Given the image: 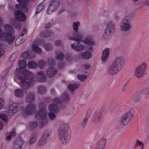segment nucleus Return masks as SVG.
<instances>
[{"label": "nucleus", "mask_w": 149, "mask_h": 149, "mask_svg": "<svg viewBox=\"0 0 149 149\" xmlns=\"http://www.w3.org/2000/svg\"><path fill=\"white\" fill-rule=\"evenodd\" d=\"M109 54V49L106 48L102 52L101 59L102 62H106L107 60Z\"/></svg>", "instance_id": "nucleus-20"}, {"label": "nucleus", "mask_w": 149, "mask_h": 149, "mask_svg": "<svg viewBox=\"0 0 149 149\" xmlns=\"http://www.w3.org/2000/svg\"><path fill=\"white\" fill-rule=\"evenodd\" d=\"M37 139V136L35 135H32L30 139L29 143L30 145L33 144Z\"/></svg>", "instance_id": "nucleus-36"}, {"label": "nucleus", "mask_w": 149, "mask_h": 149, "mask_svg": "<svg viewBox=\"0 0 149 149\" xmlns=\"http://www.w3.org/2000/svg\"><path fill=\"white\" fill-rule=\"evenodd\" d=\"M41 11V10H37L36 12V14L37 15L38 13L40 12Z\"/></svg>", "instance_id": "nucleus-62"}, {"label": "nucleus", "mask_w": 149, "mask_h": 149, "mask_svg": "<svg viewBox=\"0 0 149 149\" xmlns=\"http://www.w3.org/2000/svg\"><path fill=\"white\" fill-rule=\"evenodd\" d=\"M68 129L67 124L63 121L60 122L58 136L63 144H66L69 140Z\"/></svg>", "instance_id": "nucleus-5"}, {"label": "nucleus", "mask_w": 149, "mask_h": 149, "mask_svg": "<svg viewBox=\"0 0 149 149\" xmlns=\"http://www.w3.org/2000/svg\"><path fill=\"white\" fill-rule=\"evenodd\" d=\"M47 10V13L48 14H51L54 12V10Z\"/></svg>", "instance_id": "nucleus-54"}, {"label": "nucleus", "mask_w": 149, "mask_h": 149, "mask_svg": "<svg viewBox=\"0 0 149 149\" xmlns=\"http://www.w3.org/2000/svg\"><path fill=\"white\" fill-rule=\"evenodd\" d=\"M115 19L116 20H118L119 19V17L118 16L116 15L115 17Z\"/></svg>", "instance_id": "nucleus-59"}, {"label": "nucleus", "mask_w": 149, "mask_h": 149, "mask_svg": "<svg viewBox=\"0 0 149 149\" xmlns=\"http://www.w3.org/2000/svg\"><path fill=\"white\" fill-rule=\"evenodd\" d=\"M37 77L38 80L40 82H44L45 81L46 78L43 72L41 71L37 73Z\"/></svg>", "instance_id": "nucleus-24"}, {"label": "nucleus", "mask_w": 149, "mask_h": 149, "mask_svg": "<svg viewBox=\"0 0 149 149\" xmlns=\"http://www.w3.org/2000/svg\"><path fill=\"white\" fill-rule=\"evenodd\" d=\"M82 39L81 41H76L77 42L73 43L71 45L72 49L77 51H82L84 49V46L79 43V42H83L85 44L88 45V49L89 52L93 50V46L95 45L94 40L91 38H87L82 40Z\"/></svg>", "instance_id": "nucleus-4"}, {"label": "nucleus", "mask_w": 149, "mask_h": 149, "mask_svg": "<svg viewBox=\"0 0 149 149\" xmlns=\"http://www.w3.org/2000/svg\"><path fill=\"white\" fill-rule=\"evenodd\" d=\"M145 140L146 142H148L149 141V134L147 135L145 139Z\"/></svg>", "instance_id": "nucleus-57"}, {"label": "nucleus", "mask_w": 149, "mask_h": 149, "mask_svg": "<svg viewBox=\"0 0 149 149\" xmlns=\"http://www.w3.org/2000/svg\"><path fill=\"white\" fill-rule=\"evenodd\" d=\"M79 55L82 58L86 60L89 59L91 56V53L88 52L82 53Z\"/></svg>", "instance_id": "nucleus-25"}, {"label": "nucleus", "mask_w": 149, "mask_h": 149, "mask_svg": "<svg viewBox=\"0 0 149 149\" xmlns=\"http://www.w3.org/2000/svg\"><path fill=\"white\" fill-rule=\"evenodd\" d=\"M146 3L148 6H149V0H146Z\"/></svg>", "instance_id": "nucleus-61"}, {"label": "nucleus", "mask_w": 149, "mask_h": 149, "mask_svg": "<svg viewBox=\"0 0 149 149\" xmlns=\"http://www.w3.org/2000/svg\"><path fill=\"white\" fill-rule=\"evenodd\" d=\"M147 67L146 63H143L136 68L134 70V74L136 77L140 78L142 77L144 74Z\"/></svg>", "instance_id": "nucleus-12"}, {"label": "nucleus", "mask_w": 149, "mask_h": 149, "mask_svg": "<svg viewBox=\"0 0 149 149\" xmlns=\"http://www.w3.org/2000/svg\"><path fill=\"white\" fill-rule=\"evenodd\" d=\"M135 111L133 109L130 108L128 111L123 115L120 117L119 123L121 126L127 125L134 117Z\"/></svg>", "instance_id": "nucleus-9"}, {"label": "nucleus", "mask_w": 149, "mask_h": 149, "mask_svg": "<svg viewBox=\"0 0 149 149\" xmlns=\"http://www.w3.org/2000/svg\"><path fill=\"white\" fill-rule=\"evenodd\" d=\"M44 4L42 3L39 5L36 8V9H43L45 6Z\"/></svg>", "instance_id": "nucleus-49"}, {"label": "nucleus", "mask_w": 149, "mask_h": 149, "mask_svg": "<svg viewBox=\"0 0 149 149\" xmlns=\"http://www.w3.org/2000/svg\"><path fill=\"white\" fill-rule=\"evenodd\" d=\"M58 67H59V68L61 69H62L63 68V66L62 65V66H60V64H58Z\"/></svg>", "instance_id": "nucleus-63"}, {"label": "nucleus", "mask_w": 149, "mask_h": 149, "mask_svg": "<svg viewBox=\"0 0 149 149\" xmlns=\"http://www.w3.org/2000/svg\"><path fill=\"white\" fill-rule=\"evenodd\" d=\"M23 144L24 141L22 139L19 137L16 139L12 149H22Z\"/></svg>", "instance_id": "nucleus-19"}, {"label": "nucleus", "mask_w": 149, "mask_h": 149, "mask_svg": "<svg viewBox=\"0 0 149 149\" xmlns=\"http://www.w3.org/2000/svg\"><path fill=\"white\" fill-rule=\"evenodd\" d=\"M102 113L100 112L96 111L94 113L92 118V122L95 124H97L100 120Z\"/></svg>", "instance_id": "nucleus-18"}, {"label": "nucleus", "mask_w": 149, "mask_h": 149, "mask_svg": "<svg viewBox=\"0 0 149 149\" xmlns=\"http://www.w3.org/2000/svg\"><path fill=\"white\" fill-rule=\"evenodd\" d=\"M31 53L30 51H28L22 53V56L23 58H30L29 55Z\"/></svg>", "instance_id": "nucleus-41"}, {"label": "nucleus", "mask_w": 149, "mask_h": 149, "mask_svg": "<svg viewBox=\"0 0 149 149\" xmlns=\"http://www.w3.org/2000/svg\"><path fill=\"white\" fill-rule=\"evenodd\" d=\"M60 0H53L50 3L49 8L56 9L58 6Z\"/></svg>", "instance_id": "nucleus-22"}, {"label": "nucleus", "mask_w": 149, "mask_h": 149, "mask_svg": "<svg viewBox=\"0 0 149 149\" xmlns=\"http://www.w3.org/2000/svg\"><path fill=\"white\" fill-rule=\"evenodd\" d=\"M14 94L16 96L19 97H22L24 95L23 92L20 89L15 90L14 91Z\"/></svg>", "instance_id": "nucleus-32"}, {"label": "nucleus", "mask_w": 149, "mask_h": 149, "mask_svg": "<svg viewBox=\"0 0 149 149\" xmlns=\"http://www.w3.org/2000/svg\"><path fill=\"white\" fill-rule=\"evenodd\" d=\"M106 143V139L105 138H100L97 142L96 147L95 149H104Z\"/></svg>", "instance_id": "nucleus-17"}, {"label": "nucleus", "mask_w": 149, "mask_h": 149, "mask_svg": "<svg viewBox=\"0 0 149 149\" xmlns=\"http://www.w3.org/2000/svg\"><path fill=\"white\" fill-rule=\"evenodd\" d=\"M38 125L37 123L36 122H33L30 123L29 126L31 129L33 130L37 127Z\"/></svg>", "instance_id": "nucleus-44"}, {"label": "nucleus", "mask_w": 149, "mask_h": 149, "mask_svg": "<svg viewBox=\"0 0 149 149\" xmlns=\"http://www.w3.org/2000/svg\"><path fill=\"white\" fill-rule=\"evenodd\" d=\"M140 92L146 96L149 95V88H142L141 89Z\"/></svg>", "instance_id": "nucleus-43"}, {"label": "nucleus", "mask_w": 149, "mask_h": 149, "mask_svg": "<svg viewBox=\"0 0 149 149\" xmlns=\"http://www.w3.org/2000/svg\"><path fill=\"white\" fill-rule=\"evenodd\" d=\"M78 79L81 81H83L86 78L87 76L85 75L79 74L77 76Z\"/></svg>", "instance_id": "nucleus-45"}, {"label": "nucleus", "mask_w": 149, "mask_h": 149, "mask_svg": "<svg viewBox=\"0 0 149 149\" xmlns=\"http://www.w3.org/2000/svg\"><path fill=\"white\" fill-rule=\"evenodd\" d=\"M23 1H24L25 3L27 4V3H29L30 1H34L35 0H23Z\"/></svg>", "instance_id": "nucleus-55"}, {"label": "nucleus", "mask_w": 149, "mask_h": 149, "mask_svg": "<svg viewBox=\"0 0 149 149\" xmlns=\"http://www.w3.org/2000/svg\"><path fill=\"white\" fill-rule=\"evenodd\" d=\"M47 61L49 67L46 71V75L47 77L51 78L53 77L57 73V70L54 66L55 65V62L53 58H48Z\"/></svg>", "instance_id": "nucleus-11"}, {"label": "nucleus", "mask_w": 149, "mask_h": 149, "mask_svg": "<svg viewBox=\"0 0 149 149\" xmlns=\"http://www.w3.org/2000/svg\"><path fill=\"white\" fill-rule=\"evenodd\" d=\"M4 29L5 31L0 33V39L3 41L11 43L15 39L13 35L14 33V30L12 27L8 24L5 25Z\"/></svg>", "instance_id": "nucleus-6"}, {"label": "nucleus", "mask_w": 149, "mask_h": 149, "mask_svg": "<svg viewBox=\"0 0 149 149\" xmlns=\"http://www.w3.org/2000/svg\"><path fill=\"white\" fill-rule=\"evenodd\" d=\"M139 100V99L137 97H136L134 100V101L135 103L137 102Z\"/></svg>", "instance_id": "nucleus-58"}, {"label": "nucleus", "mask_w": 149, "mask_h": 149, "mask_svg": "<svg viewBox=\"0 0 149 149\" xmlns=\"http://www.w3.org/2000/svg\"><path fill=\"white\" fill-rule=\"evenodd\" d=\"M15 131L14 129H13L10 133L7 134V139L8 140H11L12 138H14L15 136Z\"/></svg>", "instance_id": "nucleus-30"}, {"label": "nucleus", "mask_w": 149, "mask_h": 149, "mask_svg": "<svg viewBox=\"0 0 149 149\" xmlns=\"http://www.w3.org/2000/svg\"><path fill=\"white\" fill-rule=\"evenodd\" d=\"M0 118H1L5 122H6L8 121V117L5 114H0Z\"/></svg>", "instance_id": "nucleus-47"}, {"label": "nucleus", "mask_w": 149, "mask_h": 149, "mask_svg": "<svg viewBox=\"0 0 149 149\" xmlns=\"http://www.w3.org/2000/svg\"><path fill=\"white\" fill-rule=\"evenodd\" d=\"M47 141L42 139V138L40 139L38 142V145L40 146H43Z\"/></svg>", "instance_id": "nucleus-46"}, {"label": "nucleus", "mask_w": 149, "mask_h": 149, "mask_svg": "<svg viewBox=\"0 0 149 149\" xmlns=\"http://www.w3.org/2000/svg\"><path fill=\"white\" fill-rule=\"evenodd\" d=\"M61 102V100L58 98H54L53 100V104H50L48 106L49 111L54 113L58 112L59 111L58 105Z\"/></svg>", "instance_id": "nucleus-14"}, {"label": "nucleus", "mask_w": 149, "mask_h": 149, "mask_svg": "<svg viewBox=\"0 0 149 149\" xmlns=\"http://www.w3.org/2000/svg\"><path fill=\"white\" fill-rule=\"evenodd\" d=\"M51 27V24L49 23H47L45 25V27L46 28H49Z\"/></svg>", "instance_id": "nucleus-53"}, {"label": "nucleus", "mask_w": 149, "mask_h": 149, "mask_svg": "<svg viewBox=\"0 0 149 149\" xmlns=\"http://www.w3.org/2000/svg\"><path fill=\"white\" fill-rule=\"evenodd\" d=\"M88 118V117L84 118L83 120L80 122L79 124L80 126L82 128L84 127L87 124Z\"/></svg>", "instance_id": "nucleus-37"}, {"label": "nucleus", "mask_w": 149, "mask_h": 149, "mask_svg": "<svg viewBox=\"0 0 149 149\" xmlns=\"http://www.w3.org/2000/svg\"><path fill=\"white\" fill-rule=\"evenodd\" d=\"M79 86L80 84H71L68 85V88L70 91L72 92L77 89Z\"/></svg>", "instance_id": "nucleus-27"}, {"label": "nucleus", "mask_w": 149, "mask_h": 149, "mask_svg": "<svg viewBox=\"0 0 149 149\" xmlns=\"http://www.w3.org/2000/svg\"><path fill=\"white\" fill-rule=\"evenodd\" d=\"M115 24L112 22H110L107 23V28L103 34L104 39H109V37L115 31Z\"/></svg>", "instance_id": "nucleus-13"}, {"label": "nucleus", "mask_w": 149, "mask_h": 149, "mask_svg": "<svg viewBox=\"0 0 149 149\" xmlns=\"http://www.w3.org/2000/svg\"><path fill=\"white\" fill-rule=\"evenodd\" d=\"M63 11H64V10H60V13H58V14H60L61 13H62L63 12Z\"/></svg>", "instance_id": "nucleus-64"}, {"label": "nucleus", "mask_w": 149, "mask_h": 149, "mask_svg": "<svg viewBox=\"0 0 149 149\" xmlns=\"http://www.w3.org/2000/svg\"><path fill=\"white\" fill-rule=\"evenodd\" d=\"M27 29L25 28H24L22 30V34L19 35V36L22 37L25 34H26L27 33Z\"/></svg>", "instance_id": "nucleus-50"}, {"label": "nucleus", "mask_w": 149, "mask_h": 149, "mask_svg": "<svg viewBox=\"0 0 149 149\" xmlns=\"http://www.w3.org/2000/svg\"><path fill=\"white\" fill-rule=\"evenodd\" d=\"M28 66L30 68L34 69L38 67V64L34 61H30L28 63Z\"/></svg>", "instance_id": "nucleus-33"}, {"label": "nucleus", "mask_w": 149, "mask_h": 149, "mask_svg": "<svg viewBox=\"0 0 149 149\" xmlns=\"http://www.w3.org/2000/svg\"><path fill=\"white\" fill-rule=\"evenodd\" d=\"M4 104V102L2 99H0V109L3 107Z\"/></svg>", "instance_id": "nucleus-52"}, {"label": "nucleus", "mask_w": 149, "mask_h": 149, "mask_svg": "<svg viewBox=\"0 0 149 149\" xmlns=\"http://www.w3.org/2000/svg\"><path fill=\"white\" fill-rule=\"evenodd\" d=\"M53 34L52 31L50 30H45L42 31L40 34V36L42 37L46 38L48 37Z\"/></svg>", "instance_id": "nucleus-23"}, {"label": "nucleus", "mask_w": 149, "mask_h": 149, "mask_svg": "<svg viewBox=\"0 0 149 149\" xmlns=\"http://www.w3.org/2000/svg\"><path fill=\"white\" fill-rule=\"evenodd\" d=\"M55 44L56 46L59 47L61 44L62 42L60 40H58L56 41Z\"/></svg>", "instance_id": "nucleus-51"}, {"label": "nucleus", "mask_w": 149, "mask_h": 149, "mask_svg": "<svg viewBox=\"0 0 149 149\" xmlns=\"http://www.w3.org/2000/svg\"><path fill=\"white\" fill-rule=\"evenodd\" d=\"M18 105L17 103H14L10 105L8 110V114L10 116H12L18 111Z\"/></svg>", "instance_id": "nucleus-16"}, {"label": "nucleus", "mask_w": 149, "mask_h": 149, "mask_svg": "<svg viewBox=\"0 0 149 149\" xmlns=\"http://www.w3.org/2000/svg\"><path fill=\"white\" fill-rule=\"evenodd\" d=\"M19 68H17L15 74L18 76V78L21 81L20 87L24 90L29 88L31 85L34 82V75L26 70H23L26 66L25 60H20L19 63Z\"/></svg>", "instance_id": "nucleus-1"}, {"label": "nucleus", "mask_w": 149, "mask_h": 149, "mask_svg": "<svg viewBox=\"0 0 149 149\" xmlns=\"http://www.w3.org/2000/svg\"><path fill=\"white\" fill-rule=\"evenodd\" d=\"M143 144V143L138 140H137L136 141V144L134 146V148H136L137 146H140Z\"/></svg>", "instance_id": "nucleus-48"}, {"label": "nucleus", "mask_w": 149, "mask_h": 149, "mask_svg": "<svg viewBox=\"0 0 149 149\" xmlns=\"http://www.w3.org/2000/svg\"><path fill=\"white\" fill-rule=\"evenodd\" d=\"M46 91V88L43 85H41L38 87V93L40 94L45 93Z\"/></svg>", "instance_id": "nucleus-31"}, {"label": "nucleus", "mask_w": 149, "mask_h": 149, "mask_svg": "<svg viewBox=\"0 0 149 149\" xmlns=\"http://www.w3.org/2000/svg\"><path fill=\"white\" fill-rule=\"evenodd\" d=\"M133 19L132 14H127L123 18L119 24L120 31L124 32H127L132 29L131 21Z\"/></svg>", "instance_id": "nucleus-7"}, {"label": "nucleus", "mask_w": 149, "mask_h": 149, "mask_svg": "<svg viewBox=\"0 0 149 149\" xmlns=\"http://www.w3.org/2000/svg\"><path fill=\"white\" fill-rule=\"evenodd\" d=\"M55 113L50 112L49 113L48 116L49 119L51 120H54L56 118V116L54 114Z\"/></svg>", "instance_id": "nucleus-39"}, {"label": "nucleus", "mask_w": 149, "mask_h": 149, "mask_svg": "<svg viewBox=\"0 0 149 149\" xmlns=\"http://www.w3.org/2000/svg\"><path fill=\"white\" fill-rule=\"evenodd\" d=\"M125 63V59L123 56L116 57L108 67L107 74L111 76L115 75L121 70Z\"/></svg>", "instance_id": "nucleus-2"}, {"label": "nucleus", "mask_w": 149, "mask_h": 149, "mask_svg": "<svg viewBox=\"0 0 149 149\" xmlns=\"http://www.w3.org/2000/svg\"><path fill=\"white\" fill-rule=\"evenodd\" d=\"M56 58L60 61H62L63 58V54L61 52L56 51Z\"/></svg>", "instance_id": "nucleus-29"}, {"label": "nucleus", "mask_w": 149, "mask_h": 149, "mask_svg": "<svg viewBox=\"0 0 149 149\" xmlns=\"http://www.w3.org/2000/svg\"><path fill=\"white\" fill-rule=\"evenodd\" d=\"M21 10H17L15 11L14 15L16 20L13 19L11 22L14 27L18 29H20L21 26L19 22H24L26 19L25 15Z\"/></svg>", "instance_id": "nucleus-8"}, {"label": "nucleus", "mask_w": 149, "mask_h": 149, "mask_svg": "<svg viewBox=\"0 0 149 149\" xmlns=\"http://www.w3.org/2000/svg\"><path fill=\"white\" fill-rule=\"evenodd\" d=\"M47 105L45 103H40L39 105V111L36 113L35 118L36 119L40 120V125L43 126L47 124L48 120L47 117V114L46 110Z\"/></svg>", "instance_id": "nucleus-3"}, {"label": "nucleus", "mask_w": 149, "mask_h": 149, "mask_svg": "<svg viewBox=\"0 0 149 149\" xmlns=\"http://www.w3.org/2000/svg\"><path fill=\"white\" fill-rule=\"evenodd\" d=\"M3 126L1 123L0 122V130H1L3 128Z\"/></svg>", "instance_id": "nucleus-60"}, {"label": "nucleus", "mask_w": 149, "mask_h": 149, "mask_svg": "<svg viewBox=\"0 0 149 149\" xmlns=\"http://www.w3.org/2000/svg\"><path fill=\"white\" fill-rule=\"evenodd\" d=\"M80 25L79 22H75L73 23L72 27L74 32H73L72 36H69L68 37V40H70L81 41L83 39L82 35L78 32V27Z\"/></svg>", "instance_id": "nucleus-10"}, {"label": "nucleus", "mask_w": 149, "mask_h": 149, "mask_svg": "<svg viewBox=\"0 0 149 149\" xmlns=\"http://www.w3.org/2000/svg\"><path fill=\"white\" fill-rule=\"evenodd\" d=\"M17 1L20 4H17L15 8L16 9H21L22 8H24V9H27L26 8L27 4L24 1H22V0H17Z\"/></svg>", "instance_id": "nucleus-21"}, {"label": "nucleus", "mask_w": 149, "mask_h": 149, "mask_svg": "<svg viewBox=\"0 0 149 149\" xmlns=\"http://www.w3.org/2000/svg\"><path fill=\"white\" fill-rule=\"evenodd\" d=\"M45 50L47 51H49L53 49V47L50 43H45L43 45Z\"/></svg>", "instance_id": "nucleus-35"}, {"label": "nucleus", "mask_w": 149, "mask_h": 149, "mask_svg": "<svg viewBox=\"0 0 149 149\" xmlns=\"http://www.w3.org/2000/svg\"><path fill=\"white\" fill-rule=\"evenodd\" d=\"M61 98L63 100L65 101H69L70 100L69 96L66 93H64L62 95Z\"/></svg>", "instance_id": "nucleus-42"}, {"label": "nucleus", "mask_w": 149, "mask_h": 149, "mask_svg": "<svg viewBox=\"0 0 149 149\" xmlns=\"http://www.w3.org/2000/svg\"><path fill=\"white\" fill-rule=\"evenodd\" d=\"M35 100V96L33 93H30L26 96V100L28 102H30Z\"/></svg>", "instance_id": "nucleus-26"}, {"label": "nucleus", "mask_w": 149, "mask_h": 149, "mask_svg": "<svg viewBox=\"0 0 149 149\" xmlns=\"http://www.w3.org/2000/svg\"><path fill=\"white\" fill-rule=\"evenodd\" d=\"M36 110V106L35 104H30L23 109V112L24 115H30L33 113Z\"/></svg>", "instance_id": "nucleus-15"}, {"label": "nucleus", "mask_w": 149, "mask_h": 149, "mask_svg": "<svg viewBox=\"0 0 149 149\" xmlns=\"http://www.w3.org/2000/svg\"><path fill=\"white\" fill-rule=\"evenodd\" d=\"M21 36H19L16 40L15 42L16 45L19 46L22 43L24 42V40L21 39L20 38Z\"/></svg>", "instance_id": "nucleus-40"}, {"label": "nucleus", "mask_w": 149, "mask_h": 149, "mask_svg": "<svg viewBox=\"0 0 149 149\" xmlns=\"http://www.w3.org/2000/svg\"><path fill=\"white\" fill-rule=\"evenodd\" d=\"M50 134V132L48 130L46 131L43 134L41 138L47 141L49 139Z\"/></svg>", "instance_id": "nucleus-28"}, {"label": "nucleus", "mask_w": 149, "mask_h": 149, "mask_svg": "<svg viewBox=\"0 0 149 149\" xmlns=\"http://www.w3.org/2000/svg\"><path fill=\"white\" fill-rule=\"evenodd\" d=\"M90 66L88 64H86V65H84V67H85V69L86 70H88L90 68Z\"/></svg>", "instance_id": "nucleus-56"}, {"label": "nucleus", "mask_w": 149, "mask_h": 149, "mask_svg": "<svg viewBox=\"0 0 149 149\" xmlns=\"http://www.w3.org/2000/svg\"><path fill=\"white\" fill-rule=\"evenodd\" d=\"M46 64V62L44 60H42L39 61L38 63L39 67L40 69L44 68Z\"/></svg>", "instance_id": "nucleus-38"}, {"label": "nucleus", "mask_w": 149, "mask_h": 149, "mask_svg": "<svg viewBox=\"0 0 149 149\" xmlns=\"http://www.w3.org/2000/svg\"><path fill=\"white\" fill-rule=\"evenodd\" d=\"M32 49L34 51L38 54H40L42 52V50L41 48L35 45H33L32 46Z\"/></svg>", "instance_id": "nucleus-34"}]
</instances>
